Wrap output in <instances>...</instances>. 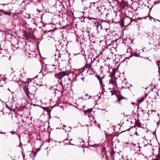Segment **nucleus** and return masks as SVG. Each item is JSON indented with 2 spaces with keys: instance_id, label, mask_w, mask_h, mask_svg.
<instances>
[{
  "instance_id": "1",
  "label": "nucleus",
  "mask_w": 160,
  "mask_h": 160,
  "mask_svg": "<svg viewBox=\"0 0 160 160\" xmlns=\"http://www.w3.org/2000/svg\"><path fill=\"white\" fill-rule=\"evenodd\" d=\"M160 36L156 34L155 32L149 37V43L153 44L155 46L160 45Z\"/></svg>"
},
{
  "instance_id": "18",
  "label": "nucleus",
  "mask_w": 160,
  "mask_h": 160,
  "mask_svg": "<svg viewBox=\"0 0 160 160\" xmlns=\"http://www.w3.org/2000/svg\"><path fill=\"white\" fill-rule=\"evenodd\" d=\"M135 124V125L138 127H141V124L138 120H136Z\"/></svg>"
},
{
  "instance_id": "6",
  "label": "nucleus",
  "mask_w": 160,
  "mask_h": 160,
  "mask_svg": "<svg viewBox=\"0 0 160 160\" xmlns=\"http://www.w3.org/2000/svg\"><path fill=\"white\" fill-rule=\"evenodd\" d=\"M109 68H110L108 67V65L106 64H104V65L101 67V70L102 72L103 71L106 73L110 72Z\"/></svg>"
},
{
  "instance_id": "31",
  "label": "nucleus",
  "mask_w": 160,
  "mask_h": 160,
  "mask_svg": "<svg viewBox=\"0 0 160 160\" xmlns=\"http://www.w3.org/2000/svg\"><path fill=\"white\" fill-rule=\"evenodd\" d=\"M1 15V13H0V15Z\"/></svg>"
},
{
  "instance_id": "9",
  "label": "nucleus",
  "mask_w": 160,
  "mask_h": 160,
  "mask_svg": "<svg viewBox=\"0 0 160 160\" xmlns=\"http://www.w3.org/2000/svg\"><path fill=\"white\" fill-rule=\"evenodd\" d=\"M100 11H101V8H98V7L95 10H94V14L97 17H101Z\"/></svg>"
},
{
  "instance_id": "22",
  "label": "nucleus",
  "mask_w": 160,
  "mask_h": 160,
  "mask_svg": "<svg viewBox=\"0 0 160 160\" xmlns=\"http://www.w3.org/2000/svg\"><path fill=\"white\" fill-rule=\"evenodd\" d=\"M156 63L158 65V67L159 68V65L160 64V61H158L156 62Z\"/></svg>"
},
{
  "instance_id": "10",
  "label": "nucleus",
  "mask_w": 160,
  "mask_h": 160,
  "mask_svg": "<svg viewBox=\"0 0 160 160\" xmlns=\"http://www.w3.org/2000/svg\"><path fill=\"white\" fill-rule=\"evenodd\" d=\"M92 68L91 65V64H86L85 66L82 68L81 69L79 70V72L80 73H82L85 71V68Z\"/></svg>"
},
{
  "instance_id": "11",
  "label": "nucleus",
  "mask_w": 160,
  "mask_h": 160,
  "mask_svg": "<svg viewBox=\"0 0 160 160\" xmlns=\"http://www.w3.org/2000/svg\"><path fill=\"white\" fill-rule=\"evenodd\" d=\"M12 9H8V10H7L6 11H8V12H6L4 11L3 9H1L0 10V11L2 13H3L4 14L6 15H8L9 16H10L12 15V13L11 12V10Z\"/></svg>"
},
{
  "instance_id": "17",
  "label": "nucleus",
  "mask_w": 160,
  "mask_h": 160,
  "mask_svg": "<svg viewBox=\"0 0 160 160\" xmlns=\"http://www.w3.org/2000/svg\"><path fill=\"white\" fill-rule=\"evenodd\" d=\"M147 95H146L145 96L143 97H142L140 99H138L137 101L139 103H141L142 101H143V100L146 98L147 96Z\"/></svg>"
},
{
  "instance_id": "21",
  "label": "nucleus",
  "mask_w": 160,
  "mask_h": 160,
  "mask_svg": "<svg viewBox=\"0 0 160 160\" xmlns=\"http://www.w3.org/2000/svg\"><path fill=\"white\" fill-rule=\"evenodd\" d=\"M115 152L113 151V150H112L111 152V157H112V156H113L114 154H115Z\"/></svg>"
},
{
  "instance_id": "13",
  "label": "nucleus",
  "mask_w": 160,
  "mask_h": 160,
  "mask_svg": "<svg viewBox=\"0 0 160 160\" xmlns=\"http://www.w3.org/2000/svg\"><path fill=\"white\" fill-rule=\"evenodd\" d=\"M37 90V89L36 88V87H35L34 86H32L30 87V92L31 93H32V94H34L35 92H36Z\"/></svg>"
},
{
  "instance_id": "12",
  "label": "nucleus",
  "mask_w": 160,
  "mask_h": 160,
  "mask_svg": "<svg viewBox=\"0 0 160 160\" xmlns=\"http://www.w3.org/2000/svg\"><path fill=\"white\" fill-rule=\"evenodd\" d=\"M108 14V13L105 9H103L101 8V11H100L101 17H106Z\"/></svg>"
},
{
  "instance_id": "8",
  "label": "nucleus",
  "mask_w": 160,
  "mask_h": 160,
  "mask_svg": "<svg viewBox=\"0 0 160 160\" xmlns=\"http://www.w3.org/2000/svg\"><path fill=\"white\" fill-rule=\"evenodd\" d=\"M97 78L99 81V84H100L101 87L102 88V91L104 90V87L105 85L102 82V79L103 78H101L99 75H98L97 76Z\"/></svg>"
},
{
  "instance_id": "19",
  "label": "nucleus",
  "mask_w": 160,
  "mask_h": 160,
  "mask_svg": "<svg viewBox=\"0 0 160 160\" xmlns=\"http://www.w3.org/2000/svg\"><path fill=\"white\" fill-rule=\"evenodd\" d=\"M152 160H160V155L158 154L156 156V158L155 159H153Z\"/></svg>"
},
{
  "instance_id": "2",
  "label": "nucleus",
  "mask_w": 160,
  "mask_h": 160,
  "mask_svg": "<svg viewBox=\"0 0 160 160\" xmlns=\"http://www.w3.org/2000/svg\"><path fill=\"white\" fill-rule=\"evenodd\" d=\"M108 89L111 90L110 91V92H111V95H115L116 97L117 98V101H118L119 104H121V100L123 98H119V97L118 96L117 91H116V90H114V89L113 87L112 88H109Z\"/></svg>"
},
{
  "instance_id": "28",
  "label": "nucleus",
  "mask_w": 160,
  "mask_h": 160,
  "mask_svg": "<svg viewBox=\"0 0 160 160\" xmlns=\"http://www.w3.org/2000/svg\"><path fill=\"white\" fill-rule=\"evenodd\" d=\"M88 70V69H85V70L87 72Z\"/></svg>"
},
{
  "instance_id": "7",
  "label": "nucleus",
  "mask_w": 160,
  "mask_h": 160,
  "mask_svg": "<svg viewBox=\"0 0 160 160\" xmlns=\"http://www.w3.org/2000/svg\"><path fill=\"white\" fill-rule=\"evenodd\" d=\"M91 20H92V24L93 26L96 27L97 29H98L99 25V19L97 18H92Z\"/></svg>"
},
{
  "instance_id": "32",
  "label": "nucleus",
  "mask_w": 160,
  "mask_h": 160,
  "mask_svg": "<svg viewBox=\"0 0 160 160\" xmlns=\"http://www.w3.org/2000/svg\"><path fill=\"white\" fill-rule=\"evenodd\" d=\"M159 80H160V78Z\"/></svg>"
},
{
  "instance_id": "20",
  "label": "nucleus",
  "mask_w": 160,
  "mask_h": 160,
  "mask_svg": "<svg viewBox=\"0 0 160 160\" xmlns=\"http://www.w3.org/2000/svg\"><path fill=\"white\" fill-rule=\"evenodd\" d=\"M44 110L46 111L48 113H49L50 112V110L48 107L45 108Z\"/></svg>"
},
{
  "instance_id": "4",
  "label": "nucleus",
  "mask_w": 160,
  "mask_h": 160,
  "mask_svg": "<svg viewBox=\"0 0 160 160\" xmlns=\"http://www.w3.org/2000/svg\"><path fill=\"white\" fill-rule=\"evenodd\" d=\"M71 73V72H70V71H66L63 72L61 73H59L57 74V75L58 76V78H60L65 76H68Z\"/></svg>"
},
{
  "instance_id": "23",
  "label": "nucleus",
  "mask_w": 160,
  "mask_h": 160,
  "mask_svg": "<svg viewBox=\"0 0 160 160\" xmlns=\"http://www.w3.org/2000/svg\"><path fill=\"white\" fill-rule=\"evenodd\" d=\"M10 133H11V134H14L15 133H16V132H14V131H10Z\"/></svg>"
},
{
  "instance_id": "26",
  "label": "nucleus",
  "mask_w": 160,
  "mask_h": 160,
  "mask_svg": "<svg viewBox=\"0 0 160 160\" xmlns=\"http://www.w3.org/2000/svg\"><path fill=\"white\" fill-rule=\"evenodd\" d=\"M112 74H115V72L113 71V69H112Z\"/></svg>"
},
{
  "instance_id": "27",
  "label": "nucleus",
  "mask_w": 160,
  "mask_h": 160,
  "mask_svg": "<svg viewBox=\"0 0 160 160\" xmlns=\"http://www.w3.org/2000/svg\"><path fill=\"white\" fill-rule=\"evenodd\" d=\"M22 122H25V121L24 120V119H22Z\"/></svg>"
},
{
  "instance_id": "25",
  "label": "nucleus",
  "mask_w": 160,
  "mask_h": 160,
  "mask_svg": "<svg viewBox=\"0 0 160 160\" xmlns=\"http://www.w3.org/2000/svg\"><path fill=\"white\" fill-rule=\"evenodd\" d=\"M8 8H11V6L10 5V6H8Z\"/></svg>"
},
{
  "instance_id": "29",
  "label": "nucleus",
  "mask_w": 160,
  "mask_h": 160,
  "mask_svg": "<svg viewBox=\"0 0 160 160\" xmlns=\"http://www.w3.org/2000/svg\"><path fill=\"white\" fill-rule=\"evenodd\" d=\"M7 108H8V109L9 108H10L8 106H7Z\"/></svg>"
},
{
  "instance_id": "30",
  "label": "nucleus",
  "mask_w": 160,
  "mask_h": 160,
  "mask_svg": "<svg viewBox=\"0 0 160 160\" xmlns=\"http://www.w3.org/2000/svg\"><path fill=\"white\" fill-rule=\"evenodd\" d=\"M27 118L28 119V117Z\"/></svg>"
},
{
  "instance_id": "15",
  "label": "nucleus",
  "mask_w": 160,
  "mask_h": 160,
  "mask_svg": "<svg viewBox=\"0 0 160 160\" xmlns=\"http://www.w3.org/2000/svg\"><path fill=\"white\" fill-rule=\"evenodd\" d=\"M87 72V73L89 74H93L94 73V71L93 70V68H89V69H88Z\"/></svg>"
},
{
  "instance_id": "16",
  "label": "nucleus",
  "mask_w": 160,
  "mask_h": 160,
  "mask_svg": "<svg viewBox=\"0 0 160 160\" xmlns=\"http://www.w3.org/2000/svg\"><path fill=\"white\" fill-rule=\"evenodd\" d=\"M93 109V108H92L91 109H89L87 110H83V112L84 113H91L92 110Z\"/></svg>"
},
{
  "instance_id": "14",
  "label": "nucleus",
  "mask_w": 160,
  "mask_h": 160,
  "mask_svg": "<svg viewBox=\"0 0 160 160\" xmlns=\"http://www.w3.org/2000/svg\"><path fill=\"white\" fill-rule=\"evenodd\" d=\"M109 83L112 84L113 87L117 86L115 80L114 79H113L112 78H111V79H109Z\"/></svg>"
},
{
  "instance_id": "3",
  "label": "nucleus",
  "mask_w": 160,
  "mask_h": 160,
  "mask_svg": "<svg viewBox=\"0 0 160 160\" xmlns=\"http://www.w3.org/2000/svg\"><path fill=\"white\" fill-rule=\"evenodd\" d=\"M132 19L130 18L127 17L123 19L122 23L124 25L128 26L132 22Z\"/></svg>"
},
{
  "instance_id": "5",
  "label": "nucleus",
  "mask_w": 160,
  "mask_h": 160,
  "mask_svg": "<svg viewBox=\"0 0 160 160\" xmlns=\"http://www.w3.org/2000/svg\"><path fill=\"white\" fill-rule=\"evenodd\" d=\"M23 90L24 93L26 94V96L28 97V98H30V96L32 95V93L30 92V91H29L28 86H25L23 87Z\"/></svg>"
},
{
  "instance_id": "24",
  "label": "nucleus",
  "mask_w": 160,
  "mask_h": 160,
  "mask_svg": "<svg viewBox=\"0 0 160 160\" xmlns=\"http://www.w3.org/2000/svg\"><path fill=\"white\" fill-rule=\"evenodd\" d=\"M9 109L10 110H12L14 112H15V109H12V108H9L8 109Z\"/></svg>"
}]
</instances>
